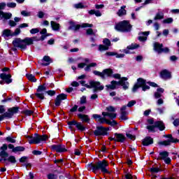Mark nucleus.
<instances>
[{
    "instance_id": "obj_43",
    "label": "nucleus",
    "mask_w": 179,
    "mask_h": 179,
    "mask_svg": "<svg viewBox=\"0 0 179 179\" xmlns=\"http://www.w3.org/2000/svg\"><path fill=\"white\" fill-rule=\"evenodd\" d=\"M97 66V64L91 63L85 67V71H90V68L94 67V66Z\"/></svg>"
},
{
    "instance_id": "obj_34",
    "label": "nucleus",
    "mask_w": 179,
    "mask_h": 179,
    "mask_svg": "<svg viewBox=\"0 0 179 179\" xmlns=\"http://www.w3.org/2000/svg\"><path fill=\"white\" fill-rule=\"evenodd\" d=\"M140 87H143L146 85V80H143V78H138V83Z\"/></svg>"
},
{
    "instance_id": "obj_17",
    "label": "nucleus",
    "mask_w": 179,
    "mask_h": 179,
    "mask_svg": "<svg viewBox=\"0 0 179 179\" xmlns=\"http://www.w3.org/2000/svg\"><path fill=\"white\" fill-rule=\"evenodd\" d=\"M6 150H8V145L6 144H3L0 148V157H2L1 159H5V157H8L9 156V154L6 152Z\"/></svg>"
},
{
    "instance_id": "obj_10",
    "label": "nucleus",
    "mask_w": 179,
    "mask_h": 179,
    "mask_svg": "<svg viewBox=\"0 0 179 179\" xmlns=\"http://www.w3.org/2000/svg\"><path fill=\"white\" fill-rule=\"evenodd\" d=\"M106 110L108 112H103L102 115L103 117H109L110 120H114V118L117 117V114L114 113V111H115V108L113 106H108L106 108Z\"/></svg>"
},
{
    "instance_id": "obj_21",
    "label": "nucleus",
    "mask_w": 179,
    "mask_h": 179,
    "mask_svg": "<svg viewBox=\"0 0 179 179\" xmlns=\"http://www.w3.org/2000/svg\"><path fill=\"white\" fill-rule=\"evenodd\" d=\"M150 33V31L140 32L138 36L139 41H146V40H148V36H149Z\"/></svg>"
},
{
    "instance_id": "obj_46",
    "label": "nucleus",
    "mask_w": 179,
    "mask_h": 179,
    "mask_svg": "<svg viewBox=\"0 0 179 179\" xmlns=\"http://www.w3.org/2000/svg\"><path fill=\"white\" fill-rule=\"evenodd\" d=\"M6 141H7V142H10V143H16V140L13 137H7L6 138Z\"/></svg>"
},
{
    "instance_id": "obj_15",
    "label": "nucleus",
    "mask_w": 179,
    "mask_h": 179,
    "mask_svg": "<svg viewBox=\"0 0 179 179\" xmlns=\"http://www.w3.org/2000/svg\"><path fill=\"white\" fill-rule=\"evenodd\" d=\"M154 50L158 52V54H162V52H169V51L168 48H163V44H160L159 43H154Z\"/></svg>"
},
{
    "instance_id": "obj_33",
    "label": "nucleus",
    "mask_w": 179,
    "mask_h": 179,
    "mask_svg": "<svg viewBox=\"0 0 179 179\" xmlns=\"http://www.w3.org/2000/svg\"><path fill=\"white\" fill-rule=\"evenodd\" d=\"M90 15H95V16H101V13L99 10H91L89 11Z\"/></svg>"
},
{
    "instance_id": "obj_61",
    "label": "nucleus",
    "mask_w": 179,
    "mask_h": 179,
    "mask_svg": "<svg viewBox=\"0 0 179 179\" xmlns=\"http://www.w3.org/2000/svg\"><path fill=\"white\" fill-rule=\"evenodd\" d=\"M33 155H35L36 156H39L40 155H41V151H38V150H34L32 152Z\"/></svg>"
},
{
    "instance_id": "obj_35",
    "label": "nucleus",
    "mask_w": 179,
    "mask_h": 179,
    "mask_svg": "<svg viewBox=\"0 0 179 179\" xmlns=\"http://www.w3.org/2000/svg\"><path fill=\"white\" fill-rule=\"evenodd\" d=\"M3 36H4V37H9V36H13V34L10 31V29H5L3 31Z\"/></svg>"
},
{
    "instance_id": "obj_1",
    "label": "nucleus",
    "mask_w": 179,
    "mask_h": 179,
    "mask_svg": "<svg viewBox=\"0 0 179 179\" xmlns=\"http://www.w3.org/2000/svg\"><path fill=\"white\" fill-rule=\"evenodd\" d=\"M36 37L25 38L22 40L20 38H17L13 41L14 47L20 48L21 50H26L27 45H31L34 41H36Z\"/></svg>"
},
{
    "instance_id": "obj_58",
    "label": "nucleus",
    "mask_w": 179,
    "mask_h": 179,
    "mask_svg": "<svg viewBox=\"0 0 179 179\" xmlns=\"http://www.w3.org/2000/svg\"><path fill=\"white\" fill-rule=\"evenodd\" d=\"M18 34H20V29L17 28L14 33H13V36H17Z\"/></svg>"
},
{
    "instance_id": "obj_44",
    "label": "nucleus",
    "mask_w": 179,
    "mask_h": 179,
    "mask_svg": "<svg viewBox=\"0 0 179 179\" xmlns=\"http://www.w3.org/2000/svg\"><path fill=\"white\" fill-rule=\"evenodd\" d=\"M74 8H76V9H83V8H85V6H83L82 3H79L77 4H74Z\"/></svg>"
},
{
    "instance_id": "obj_19",
    "label": "nucleus",
    "mask_w": 179,
    "mask_h": 179,
    "mask_svg": "<svg viewBox=\"0 0 179 179\" xmlns=\"http://www.w3.org/2000/svg\"><path fill=\"white\" fill-rule=\"evenodd\" d=\"M52 149L57 152H66V148H65V145H52Z\"/></svg>"
},
{
    "instance_id": "obj_36",
    "label": "nucleus",
    "mask_w": 179,
    "mask_h": 179,
    "mask_svg": "<svg viewBox=\"0 0 179 179\" xmlns=\"http://www.w3.org/2000/svg\"><path fill=\"white\" fill-rule=\"evenodd\" d=\"M27 78L30 82H37V79H36V77L32 74H27Z\"/></svg>"
},
{
    "instance_id": "obj_30",
    "label": "nucleus",
    "mask_w": 179,
    "mask_h": 179,
    "mask_svg": "<svg viewBox=\"0 0 179 179\" xmlns=\"http://www.w3.org/2000/svg\"><path fill=\"white\" fill-rule=\"evenodd\" d=\"M50 24L52 30H55V31H58V30H59V24L54 21H51Z\"/></svg>"
},
{
    "instance_id": "obj_5",
    "label": "nucleus",
    "mask_w": 179,
    "mask_h": 179,
    "mask_svg": "<svg viewBox=\"0 0 179 179\" xmlns=\"http://www.w3.org/2000/svg\"><path fill=\"white\" fill-rule=\"evenodd\" d=\"M80 83L88 89H92V87L94 89V92H100L104 89V86L101 85L100 82L97 81H90V85L86 84V82L83 80L80 81Z\"/></svg>"
},
{
    "instance_id": "obj_41",
    "label": "nucleus",
    "mask_w": 179,
    "mask_h": 179,
    "mask_svg": "<svg viewBox=\"0 0 179 179\" xmlns=\"http://www.w3.org/2000/svg\"><path fill=\"white\" fill-rule=\"evenodd\" d=\"M103 43L104 45H106V47L110 48V46L111 45V41H110L108 40V38L103 39Z\"/></svg>"
},
{
    "instance_id": "obj_27",
    "label": "nucleus",
    "mask_w": 179,
    "mask_h": 179,
    "mask_svg": "<svg viewBox=\"0 0 179 179\" xmlns=\"http://www.w3.org/2000/svg\"><path fill=\"white\" fill-rule=\"evenodd\" d=\"M116 142H124L125 141V136L122 134H115Z\"/></svg>"
},
{
    "instance_id": "obj_16",
    "label": "nucleus",
    "mask_w": 179,
    "mask_h": 179,
    "mask_svg": "<svg viewBox=\"0 0 179 179\" xmlns=\"http://www.w3.org/2000/svg\"><path fill=\"white\" fill-rule=\"evenodd\" d=\"M159 159L164 160L166 164H170V163H171V159L169 157V152L166 151L159 153Z\"/></svg>"
},
{
    "instance_id": "obj_28",
    "label": "nucleus",
    "mask_w": 179,
    "mask_h": 179,
    "mask_svg": "<svg viewBox=\"0 0 179 179\" xmlns=\"http://www.w3.org/2000/svg\"><path fill=\"white\" fill-rule=\"evenodd\" d=\"M78 118L83 121V122H89L90 121V119H89V116L87 115L83 114H78Z\"/></svg>"
},
{
    "instance_id": "obj_52",
    "label": "nucleus",
    "mask_w": 179,
    "mask_h": 179,
    "mask_svg": "<svg viewBox=\"0 0 179 179\" xmlns=\"http://www.w3.org/2000/svg\"><path fill=\"white\" fill-rule=\"evenodd\" d=\"M124 177L126 179H134L132 174H131L130 173H126Z\"/></svg>"
},
{
    "instance_id": "obj_4",
    "label": "nucleus",
    "mask_w": 179,
    "mask_h": 179,
    "mask_svg": "<svg viewBox=\"0 0 179 179\" xmlns=\"http://www.w3.org/2000/svg\"><path fill=\"white\" fill-rule=\"evenodd\" d=\"M26 138L30 145H38V143H41V142H45V141L48 139V136H40L37 134H35L34 136H27Z\"/></svg>"
},
{
    "instance_id": "obj_53",
    "label": "nucleus",
    "mask_w": 179,
    "mask_h": 179,
    "mask_svg": "<svg viewBox=\"0 0 179 179\" xmlns=\"http://www.w3.org/2000/svg\"><path fill=\"white\" fill-rule=\"evenodd\" d=\"M135 104H136V101H131L128 103L127 107H133V106H135Z\"/></svg>"
},
{
    "instance_id": "obj_31",
    "label": "nucleus",
    "mask_w": 179,
    "mask_h": 179,
    "mask_svg": "<svg viewBox=\"0 0 179 179\" xmlns=\"http://www.w3.org/2000/svg\"><path fill=\"white\" fill-rule=\"evenodd\" d=\"M43 61H45V62H47V63H43L42 65H43V66H48L49 64H51V62H52V60L51 59V58H50V57L48 56H45L43 57Z\"/></svg>"
},
{
    "instance_id": "obj_23",
    "label": "nucleus",
    "mask_w": 179,
    "mask_h": 179,
    "mask_svg": "<svg viewBox=\"0 0 179 179\" xmlns=\"http://www.w3.org/2000/svg\"><path fill=\"white\" fill-rule=\"evenodd\" d=\"M12 17V13H3V11H0V19H5L8 20Z\"/></svg>"
},
{
    "instance_id": "obj_2",
    "label": "nucleus",
    "mask_w": 179,
    "mask_h": 179,
    "mask_svg": "<svg viewBox=\"0 0 179 179\" xmlns=\"http://www.w3.org/2000/svg\"><path fill=\"white\" fill-rule=\"evenodd\" d=\"M90 170H92L93 173H97L98 170H101L102 173H108L107 167H108V162L106 160L99 161L95 164H91L89 165Z\"/></svg>"
},
{
    "instance_id": "obj_57",
    "label": "nucleus",
    "mask_w": 179,
    "mask_h": 179,
    "mask_svg": "<svg viewBox=\"0 0 179 179\" xmlns=\"http://www.w3.org/2000/svg\"><path fill=\"white\" fill-rule=\"evenodd\" d=\"M81 27H93V24L84 23L81 25Z\"/></svg>"
},
{
    "instance_id": "obj_54",
    "label": "nucleus",
    "mask_w": 179,
    "mask_h": 179,
    "mask_svg": "<svg viewBox=\"0 0 179 179\" xmlns=\"http://www.w3.org/2000/svg\"><path fill=\"white\" fill-rule=\"evenodd\" d=\"M116 55H115V56H116V58H124L125 57L124 54H121V53H117L115 52Z\"/></svg>"
},
{
    "instance_id": "obj_12",
    "label": "nucleus",
    "mask_w": 179,
    "mask_h": 179,
    "mask_svg": "<svg viewBox=\"0 0 179 179\" xmlns=\"http://www.w3.org/2000/svg\"><path fill=\"white\" fill-rule=\"evenodd\" d=\"M94 73L97 76H100L102 79H106V78H108V76H112L113 70L110 69H107L103 71V72H99L97 71H94Z\"/></svg>"
},
{
    "instance_id": "obj_14",
    "label": "nucleus",
    "mask_w": 179,
    "mask_h": 179,
    "mask_svg": "<svg viewBox=\"0 0 179 179\" xmlns=\"http://www.w3.org/2000/svg\"><path fill=\"white\" fill-rule=\"evenodd\" d=\"M47 90V85L43 84L39 85L37 89V93L36 94V97L41 99V100H44V92Z\"/></svg>"
},
{
    "instance_id": "obj_60",
    "label": "nucleus",
    "mask_w": 179,
    "mask_h": 179,
    "mask_svg": "<svg viewBox=\"0 0 179 179\" xmlns=\"http://www.w3.org/2000/svg\"><path fill=\"white\" fill-rule=\"evenodd\" d=\"M46 93L49 96H54V94H55V91H54V90H49V91L46 92Z\"/></svg>"
},
{
    "instance_id": "obj_55",
    "label": "nucleus",
    "mask_w": 179,
    "mask_h": 179,
    "mask_svg": "<svg viewBox=\"0 0 179 179\" xmlns=\"http://www.w3.org/2000/svg\"><path fill=\"white\" fill-rule=\"evenodd\" d=\"M153 2V0H145L144 3H142L143 6H145V5H149V3H152Z\"/></svg>"
},
{
    "instance_id": "obj_45",
    "label": "nucleus",
    "mask_w": 179,
    "mask_h": 179,
    "mask_svg": "<svg viewBox=\"0 0 179 179\" xmlns=\"http://www.w3.org/2000/svg\"><path fill=\"white\" fill-rule=\"evenodd\" d=\"M173 18L169 17V18L164 20L162 22L164 24H170V23H173Z\"/></svg>"
},
{
    "instance_id": "obj_39",
    "label": "nucleus",
    "mask_w": 179,
    "mask_h": 179,
    "mask_svg": "<svg viewBox=\"0 0 179 179\" xmlns=\"http://www.w3.org/2000/svg\"><path fill=\"white\" fill-rule=\"evenodd\" d=\"M110 48L108 46H106V45H99V50L100 51H107Z\"/></svg>"
},
{
    "instance_id": "obj_9",
    "label": "nucleus",
    "mask_w": 179,
    "mask_h": 179,
    "mask_svg": "<svg viewBox=\"0 0 179 179\" xmlns=\"http://www.w3.org/2000/svg\"><path fill=\"white\" fill-rule=\"evenodd\" d=\"M155 125V126H147V129H148L150 132H155L156 128H159V131H164V129L166 128L164 127V123H163L162 121L156 122Z\"/></svg>"
},
{
    "instance_id": "obj_22",
    "label": "nucleus",
    "mask_w": 179,
    "mask_h": 179,
    "mask_svg": "<svg viewBox=\"0 0 179 179\" xmlns=\"http://www.w3.org/2000/svg\"><path fill=\"white\" fill-rule=\"evenodd\" d=\"M161 78H162V79H171V73H170L169 71L167 70H163L161 72Z\"/></svg>"
},
{
    "instance_id": "obj_42",
    "label": "nucleus",
    "mask_w": 179,
    "mask_h": 179,
    "mask_svg": "<svg viewBox=\"0 0 179 179\" xmlns=\"http://www.w3.org/2000/svg\"><path fill=\"white\" fill-rule=\"evenodd\" d=\"M128 114V113H127V111H122L121 112V115H120V120H127V115Z\"/></svg>"
},
{
    "instance_id": "obj_51",
    "label": "nucleus",
    "mask_w": 179,
    "mask_h": 179,
    "mask_svg": "<svg viewBox=\"0 0 179 179\" xmlns=\"http://www.w3.org/2000/svg\"><path fill=\"white\" fill-rule=\"evenodd\" d=\"M115 55V52H106L105 54L107 57H114Z\"/></svg>"
},
{
    "instance_id": "obj_11",
    "label": "nucleus",
    "mask_w": 179,
    "mask_h": 179,
    "mask_svg": "<svg viewBox=\"0 0 179 179\" xmlns=\"http://www.w3.org/2000/svg\"><path fill=\"white\" fill-rule=\"evenodd\" d=\"M110 131V128L99 126L96 127V129L94 131V135L96 136H101L107 135V131Z\"/></svg>"
},
{
    "instance_id": "obj_38",
    "label": "nucleus",
    "mask_w": 179,
    "mask_h": 179,
    "mask_svg": "<svg viewBox=\"0 0 179 179\" xmlns=\"http://www.w3.org/2000/svg\"><path fill=\"white\" fill-rule=\"evenodd\" d=\"M164 17V15L163 13H158L156 16L155 17V20H160Z\"/></svg>"
},
{
    "instance_id": "obj_3",
    "label": "nucleus",
    "mask_w": 179,
    "mask_h": 179,
    "mask_svg": "<svg viewBox=\"0 0 179 179\" xmlns=\"http://www.w3.org/2000/svg\"><path fill=\"white\" fill-rule=\"evenodd\" d=\"M127 80H128V78L123 77L119 82L114 80L111 81L110 85H106V87L107 88V90H114L117 89V86H118V85H120V86H122L124 90H127V89L129 87V83Z\"/></svg>"
},
{
    "instance_id": "obj_63",
    "label": "nucleus",
    "mask_w": 179,
    "mask_h": 179,
    "mask_svg": "<svg viewBox=\"0 0 179 179\" xmlns=\"http://www.w3.org/2000/svg\"><path fill=\"white\" fill-rule=\"evenodd\" d=\"M48 179H55V178H57V176H55L54 174H49L48 176Z\"/></svg>"
},
{
    "instance_id": "obj_13",
    "label": "nucleus",
    "mask_w": 179,
    "mask_h": 179,
    "mask_svg": "<svg viewBox=\"0 0 179 179\" xmlns=\"http://www.w3.org/2000/svg\"><path fill=\"white\" fill-rule=\"evenodd\" d=\"M68 125L71 131L74 130L73 127H76L77 129H78V130L81 131H83L85 129V128L83 127V124H82V123L80 122H77L76 120L68 122Z\"/></svg>"
},
{
    "instance_id": "obj_29",
    "label": "nucleus",
    "mask_w": 179,
    "mask_h": 179,
    "mask_svg": "<svg viewBox=\"0 0 179 179\" xmlns=\"http://www.w3.org/2000/svg\"><path fill=\"white\" fill-rule=\"evenodd\" d=\"M164 90L163 88H158L157 92L155 93V99H160L162 97V94L164 93Z\"/></svg>"
},
{
    "instance_id": "obj_62",
    "label": "nucleus",
    "mask_w": 179,
    "mask_h": 179,
    "mask_svg": "<svg viewBox=\"0 0 179 179\" xmlns=\"http://www.w3.org/2000/svg\"><path fill=\"white\" fill-rule=\"evenodd\" d=\"M86 103V96H83L80 99V104H85Z\"/></svg>"
},
{
    "instance_id": "obj_59",
    "label": "nucleus",
    "mask_w": 179,
    "mask_h": 179,
    "mask_svg": "<svg viewBox=\"0 0 179 179\" xmlns=\"http://www.w3.org/2000/svg\"><path fill=\"white\" fill-rule=\"evenodd\" d=\"M139 87H141V86H139L138 84L137 83V84L134 85V86L132 89V91L134 92H136V90H138V89H139Z\"/></svg>"
},
{
    "instance_id": "obj_7",
    "label": "nucleus",
    "mask_w": 179,
    "mask_h": 179,
    "mask_svg": "<svg viewBox=\"0 0 179 179\" xmlns=\"http://www.w3.org/2000/svg\"><path fill=\"white\" fill-rule=\"evenodd\" d=\"M93 118L95 119V120L97 122H100V124H108V125H111L112 127H114L117 125V122L115 120H110L108 119H106L105 117H101L100 115L98 114H94L92 115Z\"/></svg>"
},
{
    "instance_id": "obj_26",
    "label": "nucleus",
    "mask_w": 179,
    "mask_h": 179,
    "mask_svg": "<svg viewBox=\"0 0 179 179\" xmlns=\"http://www.w3.org/2000/svg\"><path fill=\"white\" fill-rule=\"evenodd\" d=\"M153 143V138L152 137H146L143 140V145L144 146H149V145H152Z\"/></svg>"
},
{
    "instance_id": "obj_18",
    "label": "nucleus",
    "mask_w": 179,
    "mask_h": 179,
    "mask_svg": "<svg viewBox=\"0 0 179 179\" xmlns=\"http://www.w3.org/2000/svg\"><path fill=\"white\" fill-rule=\"evenodd\" d=\"M17 111H19V109L16 107H13V108L8 109V113H6L4 115L7 118H12L13 114H16V113H17Z\"/></svg>"
},
{
    "instance_id": "obj_32",
    "label": "nucleus",
    "mask_w": 179,
    "mask_h": 179,
    "mask_svg": "<svg viewBox=\"0 0 179 179\" xmlns=\"http://www.w3.org/2000/svg\"><path fill=\"white\" fill-rule=\"evenodd\" d=\"M125 8H127L125 6L121 7V8L117 12L118 16H124V15H127V10H125Z\"/></svg>"
},
{
    "instance_id": "obj_20",
    "label": "nucleus",
    "mask_w": 179,
    "mask_h": 179,
    "mask_svg": "<svg viewBox=\"0 0 179 179\" xmlns=\"http://www.w3.org/2000/svg\"><path fill=\"white\" fill-rule=\"evenodd\" d=\"M0 78L3 80H5L6 83H7V85H9V83H12V79H10V78H12V76H10V74L6 75L5 73H1L0 75Z\"/></svg>"
},
{
    "instance_id": "obj_40",
    "label": "nucleus",
    "mask_w": 179,
    "mask_h": 179,
    "mask_svg": "<svg viewBox=\"0 0 179 179\" xmlns=\"http://www.w3.org/2000/svg\"><path fill=\"white\" fill-rule=\"evenodd\" d=\"M139 48V45L136 44V43H133L129 46H127V50H135V48Z\"/></svg>"
},
{
    "instance_id": "obj_64",
    "label": "nucleus",
    "mask_w": 179,
    "mask_h": 179,
    "mask_svg": "<svg viewBox=\"0 0 179 179\" xmlns=\"http://www.w3.org/2000/svg\"><path fill=\"white\" fill-rule=\"evenodd\" d=\"M61 99H59L57 97V99H56V100H55V106H60V104H61Z\"/></svg>"
},
{
    "instance_id": "obj_37",
    "label": "nucleus",
    "mask_w": 179,
    "mask_h": 179,
    "mask_svg": "<svg viewBox=\"0 0 179 179\" xmlns=\"http://www.w3.org/2000/svg\"><path fill=\"white\" fill-rule=\"evenodd\" d=\"M13 152L16 153V152H24V147L17 146L13 148Z\"/></svg>"
},
{
    "instance_id": "obj_24",
    "label": "nucleus",
    "mask_w": 179,
    "mask_h": 179,
    "mask_svg": "<svg viewBox=\"0 0 179 179\" xmlns=\"http://www.w3.org/2000/svg\"><path fill=\"white\" fill-rule=\"evenodd\" d=\"M69 30H79V29H80V25L79 24H76L75 22H73V21H70L69 22Z\"/></svg>"
},
{
    "instance_id": "obj_6",
    "label": "nucleus",
    "mask_w": 179,
    "mask_h": 179,
    "mask_svg": "<svg viewBox=\"0 0 179 179\" xmlns=\"http://www.w3.org/2000/svg\"><path fill=\"white\" fill-rule=\"evenodd\" d=\"M115 29L117 31H131L132 26L129 24V21L124 20L117 24Z\"/></svg>"
},
{
    "instance_id": "obj_47",
    "label": "nucleus",
    "mask_w": 179,
    "mask_h": 179,
    "mask_svg": "<svg viewBox=\"0 0 179 179\" xmlns=\"http://www.w3.org/2000/svg\"><path fill=\"white\" fill-rule=\"evenodd\" d=\"M21 15H22V16L27 17V16H31V12L26 11V10H22V11L21 12Z\"/></svg>"
},
{
    "instance_id": "obj_50",
    "label": "nucleus",
    "mask_w": 179,
    "mask_h": 179,
    "mask_svg": "<svg viewBox=\"0 0 179 179\" xmlns=\"http://www.w3.org/2000/svg\"><path fill=\"white\" fill-rule=\"evenodd\" d=\"M150 171H151V173H159V171H160V169L152 167L150 169Z\"/></svg>"
},
{
    "instance_id": "obj_25",
    "label": "nucleus",
    "mask_w": 179,
    "mask_h": 179,
    "mask_svg": "<svg viewBox=\"0 0 179 179\" xmlns=\"http://www.w3.org/2000/svg\"><path fill=\"white\" fill-rule=\"evenodd\" d=\"M6 160H8V162H10V163H12V164H15V163H16V157H15V156H13V155H10V157H8V159L6 158L0 159V162H6Z\"/></svg>"
},
{
    "instance_id": "obj_56",
    "label": "nucleus",
    "mask_w": 179,
    "mask_h": 179,
    "mask_svg": "<svg viewBox=\"0 0 179 179\" xmlns=\"http://www.w3.org/2000/svg\"><path fill=\"white\" fill-rule=\"evenodd\" d=\"M7 6L8 8H16V3H8Z\"/></svg>"
},
{
    "instance_id": "obj_49",
    "label": "nucleus",
    "mask_w": 179,
    "mask_h": 179,
    "mask_svg": "<svg viewBox=\"0 0 179 179\" xmlns=\"http://www.w3.org/2000/svg\"><path fill=\"white\" fill-rule=\"evenodd\" d=\"M57 98L59 99V100H65L66 99V94H61L57 96Z\"/></svg>"
},
{
    "instance_id": "obj_8",
    "label": "nucleus",
    "mask_w": 179,
    "mask_h": 179,
    "mask_svg": "<svg viewBox=\"0 0 179 179\" xmlns=\"http://www.w3.org/2000/svg\"><path fill=\"white\" fill-rule=\"evenodd\" d=\"M164 138H168L169 139L164 141H159L158 143L162 146H169L171 143H177L178 139L173 138L171 134L164 135Z\"/></svg>"
},
{
    "instance_id": "obj_48",
    "label": "nucleus",
    "mask_w": 179,
    "mask_h": 179,
    "mask_svg": "<svg viewBox=\"0 0 179 179\" xmlns=\"http://www.w3.org/2000/svg\"><path fill=\"white\" fill-rule=\"evenodd\" d=\"M40 31V29L38 28H34L30 30L31 34H37Z\"/></svg>"
}]
</instances>
